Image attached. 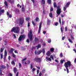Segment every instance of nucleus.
Masks as SVG:
<instances>
[{"label":"nucleus","instance_id":"c85d7f7f","mask_svg":"<svg viewBox=\"0 0 76 76\" xmlns=\"http://www.w3.org/2000/svg\"><path fill=\"white\" fill-rule=\"evenodd\" d=\"M8 2L10 3H12V0H7Z\"/></svg>","mask_w":76,"mask_h":76},{"label":"nucleus","instance_id":"13d9d810","mask_svg":"<svg viewBox=\"0 0 76 76\" xmlns=\"http://www.w3.org/2000/svg\"><path fill=\"white\" fill-rule=\"evenodd\" d=\"M33 68V66H32V65L31 64V69H32Z\"/></svg>","mask_w":76,"mask_h":76},{"label":"nucleus","instance_id":"20e7f679","mask_svg":"<svg viewBox=\"0 0 76 76\" xmlns=\"http://www.w3.org/2000/svg\"><path fill=\"white\" fill-rule=\"evenodd\" d=\"M61 12V8H60V6H58L57 7V10L56 11V13L58 14V15H59Z\"/></svg>","mask_w":76,"mask_h":76},{"label":"nucleus","instance_id":"6ab92c4d","mask_svg":"<svg viewBox=\"0 0 76 76\" xmlns=\"http://www.w3.org/2000/svg\"><path fill=\"white\" fill-rule=\"evenodd\" d=\"M36 47H37V49H38L39 48H41V46L40 45H38L37 46H36Z\"/></svg>","mask_w":76,"mask_h":76},{"label":"nucleus","instance_id":"69168bd1","mask_svg":"<svg viewBox=\"0 0 76 76\" xmlns=\"http://www.w3.org/2000/svg\"><path fill=\"white\" fill-rule=\"evenodd\" d=\"M50 20H48V23H50Z\"/></svg>","mask_w":76,"mask_h":76},{"label":"nucleus","instance_id":"423d86ee","mask_svg":"<svg viewBox=\"0 0 76 76\" xmlns=\"http://www.w3.org/2000/svg\"><path fill=\"white\" fill-rule=\"evenodd\" d=\"M25 37V35H21L18 39V40L20 41H21L22 39V38H24Z\"/></svg>","mask_w":76,"mask_h":76},{"label":"nucleus","instance_id":"393cba45","mask_svg":"<svg viewBox=\"0 0 76 76\" xmlns=\"http://www.w3.org/2000/svg\"><path fill=\"white\" fill-rule=\"evenodd\" d=\"M42 4H45V0H42Z\"/></svg>","mask_w":76,"mask_h":76},{"label":"nucleus","instance_id":"603ef678","mask_svg":"<svg viewBox=\"0 0 76 76\" xmlns=\"http://www.w3.org/2000/svg\"><path fill=\"white\" fill-rule=\"evenodd\" d=\"M36 67H37V69H40V67H39V66H36Z\"/></svg>","mask_w":76,"mask_h":76},{"label":"nucleus","instance_id":"412c9836","mask_svg":"<svg viewBox=\"0 0 76 76\" xmlns=\"http://www.w3.org/2000/svg\"><path fill=\"white\" fill-rule=\"evenodd\" d=\"M53 5L54 7H57V4L56 2H54L53 3Z\"/></svg>","mask_w":76,"mask_h":76},{"label":"nucleus","instance_id":"4d7b16f0","mask_svg":"<svg viewBox=\"0 0 76 76\" xmlns=\"http://www.w3.org/2000/svg\"><path fill=\"white\" fill-rule=\"evenodd\" d=\"M19 75V72H18L16 74V76H18Z\"/></svg>","mask_w":76,"mask_h":76},{"label":"nucleus","instance_id":"c9c22d12","mask_svg":"<svg viewBox=\"0 0 76 76\" xmlns=\"http://www.w3.org/2000/svg\"><path fill=\"white\" fill-rule=\"evenodd\" d=\"M49 16H50V18H52V13L49 14Z\"/></svg>","mask_w":76,"mask_h":76},{"label":"nucleus","instance_id":"f704fd0d","mask_svg":"<svg viewBox=\"0 0 76 76\" xmlns=\"http://www.w3.org/2000/svg\"><path fill=\"white\" fill-rule=\"evenodd\" d=\"M42 52H43V54H44L45 53V49H43Z\"/></svg>","mask_w":76,"mask_h":76},{"label":"nucleus","instance_id":"09e8293b","mask_svg":"<svg viewBox=\"0 0 76 76\" xmlns=\"http://www.w3.org/2000/svg\"><path fill=\"white\" fill-rule=\"evenodd\" d=\"M12 64H15V62H14V61H12Z\"/></svg>","mask_w":76,"mask_h":76},{"label":"nucleus","instance_id":"2eb2a0df","mask_svg":"<svg viewBox=\"0 0 76 76\" xmlns=\"http://www.w3.org/2000/svg\"><path fill=\"white\" fill-rule=\"evenodd\" d=\"M4 10H0V16H1V15H2V13H4Z\"/></svg>","mask_w":76,"mask_h":76},{"label":"nucleus","instance_id":"4be33fe9","mask_svg":"<svg viewBox=\"0 0 76 76\" xmlns=\"http://www.w3.org/2000/svg\"><path fill=\"white\" fill-rule=\"evenodd\" d=\"M4 4L6 6H7L8 4H7V2L6 1H5L4 2Z\"/></svg>","mask_w":76,"mask_h":76},{"label":"nucleus","instance_id":"3c124183","mask_svg":"<svg viewBox=\"0 0 76 76\" xmlns=\"http://www.w3.org/2000/svg\"><path fill=\"white\" fill-rule=\"evenodd\" d=\"M29 26H30V23H28V27H29Z\"/></svg>","mask_w":76,"mask_h":76},{"label":"nucleus","instance_id":"a211bd4d","mask_svg":"<svg viewBox=\"0 0 76 76\" xmlns=\"http://www.w3.org/2000/svg\"><path fill=\"white\" fill-rule=\"evenodd\" d=\"M47 2L48 3L51 4V0H48Z\"/></svg>","mask_w":76,"mask_h":76},{"label":"nucleus","instance_id":"9d476101","mask_svg":"<svg viewBox=\"0 0 76 76\" xmlns=\"http://www.w3.org/2000/svg\"><path fill=\"white\" fill-rule=\"evenodd\" d=\"M20 22H19L20 24H22L23 23V19H20Z\"/></svg>","mask_w":76,"mask_h":76},{"label":"nucleus","instance_id":"4468645a","mask_svg":"<svg viewBox=\"0 0 76 76\" xmlns=\"http://www.w3.org/2000/svg\"><path fill=\"white\" fill-rule=\"evenodd\" d=\"M51 54V53L50 51H48L46 53V55L48 56H50Z\"/></svg>","mask_w":76,"mask_h":76},{"label":"nucleus","instance_id":"b1692460","mask_svg":"<svg viewBox=\"0 0 76 76\" xmlns=\"http://www.w3.org/2000/svg\"><path fill=\"white\" fill-rule=\"evenodd\" d=\"M50 58H51L52 60H54V57H53V55H51L50 56Z\"/></svg>","mask_w":76,"mask_h":76},{"label":"nucleus","instance_id":"e2e57ef3","mask_svg":"<svg viewBox=\"0 0 76 76\" xmlns=\"http://www.w3.org/2000/svg\"><path fill=\"white\" fill-rule=\"evenodd\" d=\"M14 52L15 53H18V51L16 50H15Z\"/></svg>","mask_w":76,"mask_h":76},{"label":"nucleus","instance_id":"de8ad7c7","mask_svg":"<svg viewBox=\"0 0 76 76\" xmlns=\"http://www.w3.org/2000/svg\"><path fill=\"white\" fill-rule=\"evenodd\" d=\"M32 23L33 24V25H34V26L35 25V23H34V21H32Z\"/></svg>","mask_w":76,"mask_h":76},{"label":"nucleus","instance_id":"6e6d98bb","mask_svg":"<svg viewBox=\"0 0 76 76\" xmlns=\"http://www.w3.org/2000/svg\"><path fill=\"white\" fill-rule=\"evenodd\" d=\"M6 57L4 56V61H5V60L6 59Z\"/></svg>","mask_w":76,"mask_h":76},{"label":"nucleus","instance_id":"bb28decb","mask_svg":"<svg viewBox=\"0 0 76 76\" xmlns=\"http://www.w3.org/2000/svg\"><path fill=\"white\" fill-rule=\"evenodd\" d=\"M0 75H3L1 72V68H0Z\"/></svg>","mask_w":76,"mask_h":76},{"label":"nucleus","instance_id":"e433bc0d","mask_svg":"<svg viewBox=\"0 0 76 76\" xmlns=\"http://www.w3.org/2000/svg\"><path fill=\"white\" fill-rule=\"evenodd\" d=\"M58 22H56L55 23V26H57V25H58Z\"/></svg>","mask_w":76,"mask_h":76},{"label":"nucleus","instance_id":"8fccbe9b","mask_svg":"<svg viewBox=\"0 0 76 76\" xmlns=\"http://www.w3.org/2000/svg\"><path fill=\"white\" fill-rule=\"evenodd\" d=\"M14 50V49L13 48H11V52H12V53H13V51Z\"/></svg>","mask_w":76,"mask_h":76},{"label":"nucleus","instance_id":"cd10ccee","mask_svg":"<svg viewBox=\"0 0 76 76\" xmlns=\"http://www.w3.org/2000/svg\"><path fill=\"white\" fill-rule=\"evenodd\" d=\"M64 61V60H61L60 61V63L61 64H63V61Z\"/></svg>","mask_w":76,"mask_h":76},{"label":"nucleus","instance_id":"bf43d9fd","mask_svg":"<svg viewBox=\"0 0 76 76\" xmlns=\"http://www.w3.org/2000/svg\"><path fill=\"white\" fill-rule=\"evenodd\" d=\"M8 76H12V75L11 73H10L8 75Z\"/></svg>","mask_w":76,"mask_h":76},{"label":"nucleus","instance_id":"0eeeda50","mask_svg":"<svg viewBox=\"0 0 76 76\" xmlns=\"http://www.w3.org/2000/svg\"><path fill=\"white\" fill-rule=\"evenodd\" d=\"M42 26V22H40L39 24V29L38 30V33H40V31H41Z\"/></svg>","mask_w":76,"mask_h":76},{"label":"nucleus","instance_id":"6e6552de","mask_svg":"<svg viewBox=\"0 0 76 76\" xmlns=\"http://www.w3.org/2000/svg\"><path fill=\"white\" fill-rule=\"evenodd\" d=\"M26 59H27V58H24L22 60V62L23 63V64H26H26H28L26 62L24 61H25V60H26Z\"/></svg>","mask_w":76,"mask_h":76},{"label":"nucleus","instance_id":"9b49d317","mask_svg":"<svg viewBox=\"0 0 76 76\" xmlns=\"http://www.w3.org/2000/svg\"><path fill=\"white\" fill-rule=\"evenodd\" d=\"M50 51L51 53H54V49L53 48H50Z\"/></svg>","mask_w":76,"mask_h":76},{"label":"nucleus","instance_id":"a18cd8bd","mask_svg":"<svg viewBox=\"0 0 76 76\" xmlns=\"http://www.w3.org/2000/svg\"><path fill=\"white\" fill-rule=\"evenodd\" d=\"M63 54H62V53H61L60 54V57H63Z\"/></svg>","mask_w":76,"mask_h":76},{"label":"nucleus","instance_id":"0e129e2a","mask_svg":"<svg viewBox=\"0 0 76 76\" xmlns=\"http://www.w3.org/2000/svg\"><path fill=\"white\" fill-rule=\"evenodd\" d=\"M39 70H37V74H38V73H39Z\"/></svg>","mask_w":76,"mask_h":76},{"label":"nucleus","instance_id":"f03ea898","mask_svg":"<svg viewBox=\"0 0 76 76\" xmlns=\"http://www.w3.org/2000/svg\"><path fill=\"white\" fill-rule=\"evenodd\" d=\"M20 28L18 27H14L11 30V32H14L15 34H18L19 33Z\"/></svg>","mask_w":76,"mask_h":76},{"label":"nucleus","instance_id":"680f3d73","mask_svg":"<svg viewBox=\"0 0 76 76\" xmlns=\"http://www.w3.org/2000/svg\"><path fill=\"white\" fill-rule=\"evenodd\" d=\"M30 61H27V64H29V63H30Z\"/></svg>","mask_w":76,"mask_h":76},{"label":"nucleus","instance_id":"f257e3e1","mask_svg":"<svg viewBox=\"0 0 76 76\" xmlns=\"http://www.w3.org/2000/svg\"><path fill=\"white\" fill-rule=\"evenodd\" d=\"M64 66H65L66 69L67 73H69V69H68V67H70L72 66V64L70 61H69L65 63Z\"/></svg>","mask_w":76,"mask_h":76},{"label":"nucleus","instance_id":"79ce46f5","mask_svg":"<svg viewBox=\"0 0 76 76\" xmlns=\"http://www.w3.org/2000/svg\"><path fill=\"white\" fill-rule=\"evenodd\" d=\"M35 70H36L35 68H33L32 69L33 72H34V71H35Z\"/></svg>","mask_w":76,"mask_h":76},{"label":"nucleus","instance_id":"5fc2aeb1","mask_svg":"<svg viewBox=\"0 0 76 76\" xmlns=\"http://www.w3.org/2000/svg\"><path fill=\"white\" fill-rule=\"evenodd\" d=\"M26 42H29V39H27Z\"/></svg>","mask_w":76,"mask_h":76},{"label":"nucleus","instance_id":"7c9ffc66","mask_svg":"<svg viewBox=\"0 0 76 76\" xmlns=\"http://www.w3.org/2000/svg\"><path fill=\"white\" fill-rule=\"evenodd\" d=\"M61 32H63V28L62 27L61 28Z\"/></svg>","mask_w":76,"mask_h":76},{"label":"nucleus","instance_id":"4c0bfd02","mask_svg":"<svg viewBox=\"0 0 76 76\" xmlns=\"http://www.w3.org/2000/svg\"><path fill=\"white\" fill-rule=\"evenodd\" d=\"M19 68H20V67H21V64L20 63H19Z\"/></svg>","mask_w":76,"mask_h":76},{"label":"nucleus","instance_id":"a19ab883","mask_svg":"<svg viewBox=\"0 0 76 76\" xmlns=\"http://www.w3.org/2000/svg\"><path fill=\"white\" fill-rule=\"evenodd\" d=\"M64 11H65V10H66V7H64Z\"/></svg>","mask_w":76,"mask_h":76},{"label":"nucleus","instance_id":"ddd939ff","mask_svg":"<svg viewBox=\"0 0 76 76\" xmlns=\"http://www.w3.org/2000/svg\"><path fill=\"white\" fill-rule=\"evenodd\" d=\"M34 41L35 42H38L39 41V39L37 37H36L35 38Z\"/></svg>","mask_w":76,"mask_h":76},{"label":"nucleus","instance_id":"5701e85b","mask_svg":"<svg viewBox=\"0 0 76 76\" xmlns=\"http://www.w3.org/2000/svg\"><path fill=\"white\" fill-rule=\"evenodd\" d=\"M14 73H16L17 72V69L16 68H14Z\"/></svg>","mask_w":76,"mask_h":76},{"label":"nucleus","instance_id":"39448f33","mask_svg":"<svg viewBox=\"0 0 76 76\" xmlns=\"http://www.w3.org/2000/svg\"><path fill=\"white\" fill-rule=\"evenodd\" d=\"M41 60H42V58H36L34 59V61H39V62L41 61Z\"/></svg>","mask_w":76,"mask_h":76},{"label":"nucleus","instance_id":"774afa93","mask_svg":"<svg viewBox=\"0 0 76 76\" xmlns=\"http://www.w3.org/2000/svg\"><path fill=\"white\" fill-rule=\"evenodd\" d=\"M62 25H64V21H62Z\"/></svg>","mask_w":76,"mask_h":76},{"label":"nucleus","instance_id":"72a5a7b5","mask_svg":"<svg viewBox=\"0 0 76 76\" xmlns=\"http://www.w3.org/2000/svg\"><path fill=\"white\" fill-rule=\"evenodd\" d=\"M1 56V59H2V58H3V54H0Z\"/></svg>","mask_w":76,"mask_h":76},{"label":"nucleus","instance_id":"f3484780","mask_svg":"<svg viewBox=\"0 0 76 76\" xmlns=\"http://www.w3.org/2000/svg\"><path fill=\"white\" fill-rule=\"evenodd\" d=\"M7 15L8 16H9L10 18H12V15L9 14L8 12H7Z\"/></svg>","mask_w":76,"mask_h":76},{"label":"nucleus","instance_id":"7ed1b4c3","mask_svg":"<svg viewBox=\"0 0 76 76\" xmlns=\"http://www.w3.org/2000/svg\"><path fill=\"white\" fill-rule=\"evenodd\" d=\"M32 30H30L29 33H28V36L30 38V41L32 40Z\"/></svg>","mask_w":76,"mask_h":76},{"label":"nucleus","instance_id":"ea45409f","mask_svg":"<svg viewBox=\"0 0 76 76\" xmlns=\"http://www.w3.org/2000/svg\"><path fill=\"white\" fill-rule=\"evenodd\" d=\"M12 56L13 57H14V58H15V57H16V55L14 54H12Z\"/></svg>","mask_w":76,"mask_h":76},{"label":"nucleus","instance_id":"338daca9","mask_svg":"<svg viewBox=\"0 0 76 76\" xmlns=\"http://www.w3.org/2000/svg\"><path fill=\"white\" fill-rule=\"evenodd\" d=\"M74 62L75 63H76V58H75V60H74Z\"/></svg>","mask_w":76,"mask_h":76},{"label":"nucleus","instance_id":"dca6fc26","mask_svg":"<svg viewBox=\"0 0 76 76\" xmlns=\"http://www.w3.org/2000/svg\"><path fill=\"white\" fill-rule=\"evenodd\" d=\"M46 59L48 60V61H51V59L50 58H49L48 57H46Z\"/></svg>","mask_w":76,"mask_h":76},{"label":"nucleus","instance_id":"2f4dec72","mask_svg":"<svg viewBox=\"0 0 76 76\" xmlns=\"http://www.w3.org/2000/svg\"><path fill=\"white\" fill-rule=\"evenodd\" d=\"M3 48H1V49H0L1 53H2V52H3Z\"/></svg>","mask_w":76,"mask_h":76},{"label":"nucleus","instance_id":"58836bf2","mask_svg":"<svg viewBox=\"0 0 76 76\" xmlns=\"http://www.w3.org/2000/svg\"><path fill=\"white\" fill-rule=\"evenodd\" d=\"M59 22L60 24L61 23V18H59Z\"/></svg>","mask_w":76,"mask_h":76},{"label":"nucleus","instance_id":"c756f323","mask_svg":"<svg viewBox=\"0 0 76 76\" xmlns=\"http://www.w3.org/2000/svg\"><path fill=\"white\" fill-rule=\"evenodd\" d=\"M51 42V39H49L48 42L49 43H50V42Z\"/></svg>","mask_w":76,"mask_h":76},{"label":"nucleus","instance_id":"052dcab7","mask_svg":"<svg viewBox=\"0 0 76 76\" xmlns=\"http://www.w3.org/2000/svg\"><path fill=\"white\" fill-rule=\"evenodd\" d=\"M53 8H52V7L50 9V11H53Z\"/></svg>","mask_w":76,"mask_h":76},{"label":"nucleus","instance_id":"473e14b6","mask_svg":"<svg viewBox=\"0 0 76 76\" xmlns=\"http://www.w3.org/2000/svg\"><path fill=\"white\" fill-rule=\"evenodd\" d=\"M68 40L70 42L72 43V40H71V39H69Z\"/></svg>","mask_w":76,"mask_h":76},{"label":"nucleus","instance_id":"a878e982","mask_svg":"<svg viewBox=\"0 0 76 76\" xmlns=\"http://www.w3.org/2000/svg\"><path fill=\"white\" fill-rule=\"evenodd\" d=\"M38 20H39V18L37 17L36 18V22H37V21H38Z\"/></svg>","mask_w":76,"mask_h":76},{"label":"nucleus","instance_id":"49530a36","mask_svg":"<svg viewBox=\"0 0 76 76\" xmlns=\"http://www.w3.org/2000/svg\"><path fill=\"white\" fill-rule=\"evenodd\" d=\"M64 39H65V36L63 37L62 38V40H64Z\"/></svg>","mask_w":76,"mask_h":76},{"label":"nucleus","instance_id":"1a4fd4ad","mask_svg":"<svg viewBox=\"0 0 76 76\" xmlns=\"http://www.w3.org/2000/svg\"><path fill=\"white\" fill-rule=\"evenodd\" d=\"M41 53H42V50L39 51H38V52H37V51H35V54H37V55H38V54H41Z\"/></svg>","mask_w":76,"mask_h":76},{"label":"nucleus","instance_id":"864d4df0","mask_svg":"<svg viewBox=\"0 0 76 76\" xmlns=\"http://www.w3.org/2000/svg\"><path fill=\"white\" fill-rule=\"evenodd\" d=\"M39 76H42V73H41V72H40L39 74Z\"/></svg>","mask_w":76,"mask_h":76},{"label":"nucleus","instance_id":"37998d69","mask_svg":"<svg viewBox=\"0 0 76 76\" xmlns=\"http://www.w3.org/2000/svg\"><path fill=\"white\" fill-rule=\"evenodd\" d=\"M65 31L66 32L67 31V27H66L65 28Z\"/></svg>","mask_w":76,"mask_h":76},{"label":"nucleus","instance_id":"aec40b11","mask_svg":"<svg viewBox=\"0 0 76 76\" xmlns=\"http://www.w3.org/2000/svg\"><path fill=\"white\" fill-rule=\"evenodd\" d=\"M7 51H6V50H5V52H4V56L5 57H6V56H7Z\"/></svg>","mask_w":76,"mask_h":76},{"label":"nucleus","instance_id":"f8f14e48","mask_svg":"<svg viewBox=\"0 0 76 76\" xmlns=\"http://www.w3.org/2000/svg\"><path fill=\"white\" fill-rule=\"evenodd\" d=\"M70 2H68V3H66V4L65 5V7H66V8L68 7L69 6V5H70Z\"/></svg>","mask_w":76,"mask_h":76},{"label":"nucleus","instance_id":"c03bdc74","mask_svg":"<svg viewBox=\"0 0 76 76\" xmlns=\"http://www.w3.org/2000/svg\"><path fill=\"white\" fill-rule=\"evenodd\" d=\"M29 18H26V20H27L28 21L29 20Z\"/></svg>","mask_w":76,"mask_h":76}]
</instances>
